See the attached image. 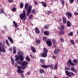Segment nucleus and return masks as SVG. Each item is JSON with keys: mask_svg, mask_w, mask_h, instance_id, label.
<instances>
[{"mask_svg": "<svg viewBox=\"0 0 78 78\" xmlns=\"http://www.w3.org/2000/svg\"><path fill=\"white\" fill-rule=\"evenodd\" d=\"M20 60V61H17V62L18 64H19L20 65L21 64H21V63L22 62V61H22L23 60Z\"/></svg>", "mask_w": 78, "mask_h": 78, "instance_id": "obj_36", "label": "nucleus"}, {"mask_svg": "<svg viewBox=\"0 0 78 78\" xmlns=\"http://www.w3.org/2000/svg\"><path fill=\"white\" fill-rule=\"evenodd\" d=\"M51 13V12L50 11H47V13L48 15H49V14H50V13Z\"/></svg>", "mask_w": 78, "mask_h": 78, "instance_id": "obj_45", "label": "nucleus"}, {"mask_svg": "<svg viewBox=\"0 0 78 78\" xmlns=\"http://www.w3.org/2000/svg\"><path fill=\"white\" fill-rule=\"evenodd\" d=\"M17 64L15 63V65H14L15 67H17Z\"/></svg>", "mask_w": 78, "mask_h": 78, "instance_id": "obj_57", "label": "nucleus"}, {"mask_svg": "<svg viewBox=\"0 0 78 78\" xmlns=\"http://www.w3.org/2000/svg\"><path fill=\"white\" fill-rule=\"evenodd\" d=\"M64 29V26L63 25L61 26V30H63Z\"/></svg>", "mask_w": 78, "mask_h": 78, "instance_id": "obj_41", "label": "nucleus"}, {"mask_svg": "<svg viewBox=\"0 0 78 78\" xmlns=\"http://www.w3.org/2000/svg\"><path fill=\"white\" fill-rule=\"evenodd\" d=\"M23 55V54L22 51H19L18 52V55L20 56V60H23V57H22Z\"/></svg>", "mask_w": 78, "mask_h": 78, "instance_id": "obj_3", "label": "nucleus"}, {"mask_svg": "<svg viewBox=\"0 0 78 78\" xmlns=\"http://www.w3.org/2000/svg\"><path fill=\"white\" fill-rule=\"evenodd\" d=\"M66 16L68 17V19H69L70 18L72 17V13L69 12H68L66 13Z\"/></svg>", "mask_w": 78, "mask_h": 78, "instance_id": "obj_6", "label": "nucleus"}, {"mask_svg": "<svg viewBox=\"0 0 78 78\" xmlns=\"http://www.w3.org/2000/svg\"><path fill=\"white\" fill-rule=\"evenodd\" d=\"M5 42L6 43L7 45L8 46H9V45H10V44H9V43L8 42V40H6Z\"/></svg>", "mask_w": 78, "mask_h": 78, "instance_id": "obj_42", "label": "nucleus"}, {"mask_svg": "<svg viewBox=\"0 0 78 78\" xmlns=\"http://www.w3.org/2000/svg\"><path fill=\"white\" fill-rule=\"evenodd\" d=\"M41 3L43 5V6H44V7H47V4H45V3L44 2H41Z\"/></svg>", "mask_w": 78, "mask_h": 78, "instance_id": "obj_27", "label": "nucleus"}, {"mask_svg": "<svg viewBox=\"0 0 78 78\" xmlns=\"http://www.w3.org/2000/svg\"><path fill=\"white\" fill-rule=\"evenodd\" d=\"M66 70H70L69 68H68L67 67H66Z\"/></svg>", "mask_w": 78, "mask_h": 78, "instance_id": "obj_54", "label": "nucleus"}, {"mask_svg": "<svg viewBox=\"0 0 78 78\" xmlns=\"http://www.w3.org/2000/svg\"><path fill=\"white\" fill-rule=\"evenodd\" d=\"M73 62L75 65H77V64H78V60H77V59H74L73 60Z\"/></svg>", "mask_w": 78, "mask_h": 78, "instance_id": "obj_20", "label": "nucleus"}, {"mask_svg": "<svg viewBox=\"0 0 78 78\" xmlns=\"http://www.w3.org/2000/svg\"><path fill=\"white\" fill-rule=\"evenodd\" d=\"M52 58H53V59H55L56 58V57L55 56H53L52 57Z\"/></svg>", "mask_w": 78, "mask_h": 78, "instance_id": "obj_55", "label": "nucleus"}, {"mask_svg": "<svg viewBox=\"0 0 78 78\" xmlns=\"http://www.w3.org/2000/svg\"><path fill=\"white\" fill-rule=\"evenodd\" d=\"M13 53H16V50H13Z\"/></svg>", "mask_w": 78, "mask_h": 78, "instance_id": "obj_61", "label": "nucleus"}, {"mask_svg": "<svg viewBox=\"0 0 78 78\" xmlns=\"http://www.w3.org/2000/svg\"><path fill=\"white\" fill-rule=\"evenodd\" d=\"M4 27L5 29H6V28H7V26H6V25H5Z\"/></svg>", "mask_w": 78, "mask_h": 78, "instance_id": "obj_63", "label": "nucleus"}, {"mask_svg": "<svg viewBox=\"0 0 78 78\" xmlns=\"http://www.w3.org/2000/svg\"><path fill=\"white\" fill-rule=\"evenodd\" d=\"M26 59L27 61H30V58L28 56L26 57Z\"/></svg>", "mask_w": 78, "mask_h": 78, "instance_id": "obj_31", "label": "nucleus"}, {"mask_svg": "<svg viewBox=\"0 0 78 78\" xmlns=\"http://www.w3.org/2000/svg\"><path fill=\"white\" fill-rule=\"evenodd\" d=\"M59 49H56L54 51L55 55H57L59 53Z\"/></svg>", "mask_w": 78, "mask_h": 78, "instance_id": "obj_9", "label": "nucleus"}, {"mask_svg": "<svg viewBox=\"0 0 78 78\" xmlns=\"http://www.w3.org/2000/svg\"><path fill=\"white\" fill-rule=\"evenodd\" d=\"M68 62H69V64L71 65L72 66H74V63H73L72 62V61H71V60L69 59L68 60Z\"/></svg>", "mask_w": 78, "mask_h": 78, "instance_id": "obj_12", "label": "nucleus"}, {"mask_svg": "<svg viewBox=\"0 0 78 78\" xmlns=\"http://www.w3.org/2000/svg\"><path fill=\"white\" fill-rule=\"evenodd\" d=\"M57 67H58V64H55V65L54 66L55 69H57Z\"/></svg>", "mask_w": 78, "mask_h": 78, "instance_id": "obj_44", "label": "nucleus"}, {"mask_svg": "<svg viewBox=\"0 0 78 78\" xmlns=\"http://www.w3.org/2000/svg\"><path fill=\"white\" fill-rule=\"evenodd\" d=\"M33 15H31L30 16H29V19H31V18L32 17H33Z\"/></svg>", "mask_w": 78, "mask_h": 78, "instance_id": "obj_47", "label": "nucleus"}, {"mask_svg": "<svg viewBox=\"0 0 78 78\" xmlns=\"http://www.w3.org/2000/svg\"><path fill=\"white\" fill-rule=\"evenodd\" d=\"M31 49L32 50V51H33V52H34V53H35V52L36 51V49H35V48H34L32 46H31Z\"/></svg>", "mask_w": 78, "mask_h": 78, "instance_id": "obj_19", "label": "nucleus"}, {"mask_svg": "<svg viewBox=\"0 0 78 78\" xmlns=\"http://www.w3.org/2000/svg\"><path fill=\"white\" fill-rule=\"evenodd\" d=\"M68 34L69 36H73V32H70Z\"/></svg>", "mask_w": 78, "mask_h": 78, "instance_id": "obj_39", "label": "nucleus"}, {"mask_svg": "<svg viewBox=\"0 0 78 78\" xmlns=\"http://www.w3.org/2000/svg\"><path fill=\"white\" fill-rule=\"evenodd\" d=\"M2 33H3V34H5V30H2Z\"/></svg>", "mask_w": 78, "mask_h": 78, "instance_id": "obj_62", "label": "nucleus"}, {"mask_svg": "<svg viewBox=\"0 0 78 78\" xmlns=\"http://www.w3.org/2000/svg\"><path fill=\"white\" fill-rule=\"evenodd\" d=\"M13 22L15 26V28H17V27H18V25H17V24L16 23V22L14 21H13Z\"/></svg>", "mask_w": 78, "mask_h": 78, "instance_id": "obj_25", "label": "nucleus"}, {"mask_svg": "<svg viewBox=\"0 0 78 78\" xmlns=\"http://www.w3.org/2000/svg\"><path fill=\"white\" fill-rule=\"evenodd\" d=\"M20 8H23V4L22 3H21L20 5Z\"/></svg>", "mask_w": 78, "mask_h": 78, "instance_id": "obj_33", "label": "nucleus"}, {"mask_svg": "<svg viewBox=\"0 0 78 78\" xmlns=\"http://www.w3.org/2000/svg\"><path fill=\"white\" fill-rule=\"evenodd\" d=\"M36 43L37 44H40V43H41V41L39 40H36Z\"/></svg>", "mask_w": 78, "mask_h": 78, "instance_id": "obj_34", "label": "nucleus"}, {"mask_svg": "<svg viewBox=\"0 0 78 78\" xmlns=\"http://www.w3.org/2000/svg\"><path fill=\"white\" fill-rule=\"evenodd\" d=\"M8 39L12 44H13V40H12V39L11 37H9Z\"/></svg>", "mask_w": 78, "mask_h": 78, "instance_id": "obj_24", "label": "nucleus"}, {"mask_svg": "<svg viewBox=\"0 0 78 78\" xmlns=\"http://www.w3.org/2000/svg\"><path fill=\"white\" fill-rule=\"evenodd\" d=\"M59 34L60 35H63V34H64V30H61L59 32Z\"/></svg>", "mask_w": 78, "mask_h": 78, "instance_id": "obj_23", "label": "nucleus"}, {"mask_svg": "<svg viewBox=\"0 0 78 78\" xmlns=\"http://www.w3.org/2000/svg\"><path fill=\"white\" fill-rule=\"evenodd\" d=\"M52 41L54 44H55L56 43V40H55V39L53 38L52 39Z\"/></svg>", "mask_w": 78, "mask_h": 78, "instance_id": "obj_38", "label": "nucleus"}, {"mask_svg": "<svg viewBox=\"0 0 78 78\" xmlns=\"http://www.w3.org/2000/svg\"><path fill=\"white\" fill-rule=\"evenodd\" d=\"M41 62L42 64H44V62H45V60H41L40 59Z\"/></svg>", "mask_w": 78, "mask_h": 78, "instance_id": "obj_40", "label": "nucleus"}, {"mask_svg": "<svg viewBox=\"0 0 78 78\" xmlns=\"http://www.w3.org/2000/svg\"><path fill=\"white\" fill-rule=\"evenodd\" d=\"M35 33H40V31H39V28H38V27H36L35 28Z\"/></svg>", "mask_w": 78, "mask_h": 78, "instance_id": "obj_13", "label": "nucleus"}, {"mask_svg": "<svg viewBox=\"0 0 78 78\" xmlns=\"http://www.w3.org/2000/svg\"><path fill=\"white\" fill-rule=\"evenodd\" d=\"M2 48V51L3 53H5L6 52V49L4 48H6V47H3Z\"/></svg>", "mask_w": 78, "mask_h": 78, "instance_id": "obj_29", "label": "nucleus"}, {"mask_svg": "<svg viewBox=\"0 0 78 78\" xmlns=\"http://www.w3.org/2000/svg\"><path fill=\"white\" fill-rule=\"evenodd\" d=\"M41 67H42L43 68L46 69L47 68H48V67H49V66H48V65H41Z\"/></svg>", "mask_w": 78, "mask_h": 78, "instance_id": "obj_15", "label": "nucleus"}, {"mask_svg": "<svg viewBox=\"0 0 78 78\" xmlns=\"http://www.w3.org/2000/svg\"><path fill=\"white\" fill-rule=\"evenodd\" d=\"M23 76H24L23 74H21V76L22 78H23Z\"/></svg>", "mask_w": 78, "mask_h": 78, "instance_id": "obj_64", "label": "nucleus"}, {"mask_svg": "<svg viewBox=\"0 0 78 78\" xmlns=\"http://www.w3.org/2000/svg\"><path fill=\"white\" fill-rule=\"evenodd\" d=\"M43 51L44 53L47 54L48 53V50L45 48H43Z\"/></svg>", "mask_w": 78, "mask_h": 78, "instance_id": "obj_21", "label": "nucleus"}, {"mask_svg": "<svg viewBox=\"0 0 78 78\" xmlns=\"http://www.w3.org/2000/svg\"><path fill=\"white\" fill-rule=\"evenodd\" d=\"M34 3L35 5H37V4H38V2H37L35 1L34 2Z\"/></svg>", "mask_w": 78, "mask_h": 78, "instance_id": "obj_56", "label": "nucleus"}, {"mask_svg": "<svg viewBox=\"0 0 78 78\" xmlns=\"http://www.w3.org/2000/svg\"><path fill=\"white\" fill-rule=\"evenodd\" d=\"M9 3H12L13 1V0H8Z\"/></svg>", "mask_w": 78, "mask_h": 78, "instance_id": "obj_53", "label": "nucleus"}, {"mask_svg": "<svg viewBox=\"0 0 78 78\" xmlns=\"http://www.w3.org/2000/svg\"><path fill=\"white\" fill-rule=\"evenodd\" d=\"M43 39L44 41H46V37H43Z\"/></svg>", "mask_w": 78, "mask_h": 78, "instance_id": "obj_59", "label": "nucleus"}, {"mask_svg": "<svg viewBox=\"0 0 78 78\" xmlns=\"http://www.w3.org/2000/svg\"><path fill=\"white\" fill-rule=\"evenodd\" d=\"M0 52H1V53H2V48L0 47Z\"/></svg>", "mask_w": 78, "mask_h": 78, "instance_id": "obj_58", "label": "nucleus"}, {"mask_svg": "<svg viewBox=\"0 0 78 78\" xmlns=\"http://www.w3.org/2000/svg\"><path fill=\"white\" fill-rule=\"evenodd\" d=\"M53 65H54L53 64H52L51 65H48V66L50 67V68L51 69H53Z\"/></svg>", "mask_w": 78, "mask_h": 78, "instance_id": "obj_32", "label": "nucleus"}, {"mask_svg": "<svg viewBox=\"0 0 78 78\" xmlns=\"http://www.w3.org/2000/svg\"><path fill=\"white\" fill-rule=\"evenodd\" d=\"M61 1L62 4L64 5V1H63V0H62Z\"/></svg>", "mask_w": 78, "mask_h": 78, "instance_id": "obj_50", "label": "nucleus"}, {"mask_svg": "<svg viewBox=\"0 0 78 78\" xmlns=\"http://www.w3.org/2000/svg\"><path fill=\"white\" fill-rule=\"evenodd\" d=\"M64 41V40L63 38H61V42H63Z\"/></svg>", "mask_w": 78, "mask_h": 78, "instance_id": "obj_52", "label": "nucleus"}, {"mask_svg": "<svg viewBox=\"0 0 78 78\" xmlns=\"http://www.w3.org/2000/svg\"><path fill=\"white\" fill-rule=\"evenodd\" d=\"M70 42L71 43V44H74V41H73V40H70Z\"/></svg>", "mask_w": 78, "mask_h": 78, "instance_id": "obj_46", "label": "nucleus"}, {"mask_svg": "<svg viewBox=\"0 0 78 78\" xmlns=\"http://www.w3.org/2000/svg\"><path fill=\"white\" fill-rule=\"evenodd\" d=\"M15 57L16 58L15 60V61H18L19 59H20V56H19L17 55H15Z\"/></svg>", "mask_w": 78, "mask_h": 78, "instance_id": "obj_11", "label": "nucleus"}, {"mask_svg": "<svg viewBox=\"0 0 78 78\" xmlns=\"http://www.w3.org/2000/svg\"><path fill=\"white\" fill-rule=\"evenodd\" d=\"M11 61L12 62V64L13 65H14V59H13V58H11Z\"/></svg>", "mask_w": 78, "mask_h": 78, "instance_id": "obj_35", "label": "nucleus"}, {"mask_svg": "<svg viewBox=\"0 0 78 78\" xmlns=\"http://www.w3.org/2000/svg\"><path fill=\"white\" fill-rule=\"evenodd\" d=\"M70 69L72 72H75V73H77V70H75V68H74V67L71 66Z\"/></svg>", "mask_w": 78, "mask_h": 78, "instance_id": "obj_8", "label": "nucleus"}, {"mask_svg": "<svg viewBox=\"0 0 78 78\" xmlns=\"http://www.w3.org/2000/svg\"><path fill=\"white\" fill-rule=\"evenodd\" d=\"M27 67V66H26V67L22 66V67H21L20 66H17V68L18 70V71L20 72H19L18 71H17V72L19 73H23V71L22 70V69H21V68H22V69H26Z\"/></svg>", "mask_w": 78, "mask_h": 78, "instance_id": "obj_2", "label": "nucleus"}, {"mask_svg": "<svg viewBox=\"0 0 78 78\" xmlns=\"http://www.w3.org/2000/svg\"><path fill=\"white\" fill-rule=\"evenodd\" d=\"M46 44L48 46H50L51 45V40L49 39L46 41Z\"/></svg>", "mask_w": 78, "mask_h": 78, "instance_id": "obj_5", "label": "nucleus"}, {"mask_svg": "<svg viewBox=\"0 0 78 78\" xmlns=\"http://www.w3.org/2000/svg\"><path fill=\"white\" fill-rule=\"evenodd\" d=\"M44 27L46 30H48L50 27V26H49V25L47 24L44 26Z\"/></svg>", "mask_w": 78, "mask_h": 78, "instance_id": "obj_22", "label": "nucleus"}, {"mask_svg": "<svg viewBox=\"0 0 78 78\" xmlns=\"http://www.w3.org/2000/svg\"><path fill=\"white\" fill-rule=\"evenodd\" d=\"M26 13H25V11H23V12L22 14H20V17L21 19H22L23 20H25L26 19Z\"/></svg>", "mask_w": 78, "mask_h": 78, "instance_id": "obj_1", "label": "nucleus"}, {"mask_svg": "<svg viewBox=\"0 0 78 78\" xmlns=\"http://www.w3.org/2000/svg\"><path fill=\"white\" fill-rule=\"evenodd\" d=\"M37 12V11L36 10H35L34 9H33L32 10V12L33 13H34V14L35 13H36V12Z\"/></svg>", "mask_w": 78, "mask_h": 78, "instance_id": "obj_37", "label": "nucleus"}, {"mask_svg": "<svg viewBox=\"0 0 78 78\" xmlns=\"http://www.w3.org/2000/svg\"><path fill=\"white\" fill-rule=\"evenodd\" d=\"M47 53H44V52L41 54V56L44 58H46L47 57Z\"/></svg>", "mask_w": 78, "mask_h": 78, "instance_id": "obj_16", "label": "nucleus"}, {"mask_svg": "<svg viewBox=\"0 0 78 78\" xmlns=\"http://www.w3.org/2000/svg\"><path fill=\"white\" fill-rule=\"evenodd\" d=\"M13 50H16V47L14 46L13 47Z\"/></svg>", "mask_w": 78, "mask_h": 78, "instance_id": "obj_60", "label": "nucleus"}, {"mask_svg": "<svg viewBox=\"0 0 78 78\" xmlns=\"http://www.w3.org/2000/svg\"><path fill=\"white\" fill-rule=\"evenodd\" d=\"M67 26H68V27H70L71 25L70 24V21H67Z\"/></svg>", "mask_w": 78, "mask_h": 78, "instance_id": "obj_28", "label": "nucleus"}, {"mask_svg": "<svg viewBox=\"0 0 78 78\" xmlns=\"http://www.w3.org/2000/svg\"><path fill=\"white\" fill-rule=\"evenodd\" d=\"M70 3H72L73 2V0H69Z\"/></svg>", "mask_w": 78, "mask_h": 78, "instance_id": "obj_49", "label": "nucleus"}, {"mask_svg": "<svg viewBox=\"0 0 78 78\" xmlns=\"http://www.w3.org/2000/svg\"><path fill=\"white\" fill-rule=\"evenodd\" d=\"M44 34L46 36H48V35H49V34H50V32L48 31H45L44 32Z\"/></svg>", "mask_w": 78, "mask_h": 78, "instance_id": "obj_17", "label": "nucleus"}, {"mask_svg": "<svg viewBox=\"0 0 78 78\" xmlns=\"http://www.w3.org/2000/svg\"><path fill=\"white\" fill-rule=\"evenodd\" d=\"M29 4L28 3H26L25 4V9H27V8H28V7Z\"/></svg>", "mask_w": 78, "mask_h": 78, "instance_id": "obj_30", "label": "nucleus"}, {"mask_svg": "<svg viewBox=\"0 0 78 78\" xmlns=\"http://www.w3.org/2000/svg\"><path fill=\"white\" fill-rule=\"evenodd\" d=\"M0 46L2 47V48L3 47H6V46L5 45V44H2V42L0 43Z\"/></svg>", "mask_w": 78, "mask_h": 78, "instance_id": "obj_26", "label": "nucleus"}, {"mask_svg": "<svg viewBox=\"0 0 78 78\" xmlns=\"http://www.w3.org/2000/svg\"><path fill=\"white\" fill-rule=\"evenodd\" d=\"M32 8V6L31 5H30L27 9V15L28 16H29V14L31 12V9Z\"/></svg>", "mask_w": 78, "mask_h": 78, "instance_id": "obj_4", "label": "nucleus"}, {"mask_svg": "<svg viewBox=\"0 0 78 78\" xmlns=\"http://www.w3.org/2000/svg\"><path fill=\"white\" fill-rule=\"evenodd\" d=\"M16 7H14L12 9V11L14 12L16 11Z\"/></svg>", "mask_w": 78, "mask_h": 78, "instance_id": "obj_48", "label": "nucleus"}, {"mask_svg": "<svg viewBox=\"0 0 78 78\" xmlns=\"http://www.w3.org/2000/svg\"><path fill=\"white\" fill-rule=\"evenodd\" d=\"M28 64V62H27L26 61H24L22 63L21 65L23 66V67H24L25 66H27ZM25 67H26V66H25Z\"/></svg>", "mask_w": 78, "mask_h": 78, "instance_id": "obj_7", "label": "nucleus"}, {"mask_svg": "<svg viewBox=\"0 0 78 78\" xmlns=\"http://www.w3.org/2000/svg\"><path fill=\"white\" fill-rule=\"evenodd\" d=\"M39 72L40 73H44V72H45V71L43 69H40L39 70Z\"/></svg>", "mask_w": 78, "mask_h": 78, "instance_id": "obj_18", "label": "nucleus"}, {"mask_svg": "<svg viewBox=\"0 0 78 78\" xmlns=\"http://www.w3.org/2000/svg\"><path fill=\"white\" fill-rule=\"evenodd\" d=\"M74 14L75 16H77L78 15V13L76 12H74Z\"/></svg>", "mask_w": 78, "mask_h": 78, "instance_id": "obj_51", "label": "nucleus"}, {"mask_svg": "<svg viewBox=\"0 0 78 78\" xmlns=\"http://www.w3.org/2000/svg\"><path fill=\"white\" fill-rule=\"evenodd\" d=\"M70 74L72 76H75V74H74V73H73V72H70Z\"/></svg>", "mask_w": 78, "mask_h": 78, "instance_id": "obj_43", "label": "nucleus"}, {"mask_svg": "<svg viewBox=\"0 0 78 78\" xmlns=\"http://www.w3.org/2000/svg\"><path fill=\"white\" fill-rule=\"evenodd\" d=\"M63 23L64 24H66L67 22V20L66 18L64 16L62 17Z\"/></svg>", "mask_w": 78, "mask_h": 78, "instance_id": "obj_10", "label": "nucleus"}, {"mask_svg": "<svg viewBox=\"0 0 78 78\" xmlns=\"http://www.w3.org/2000/svg\"><path fill=\"white\" fill-rule=\"evenodd\" d=\"M65 73H66V74L69 76V77H71V75H70V72L68 71V70H66L65 72Z\"/></svg>", "mask_w": 78, "mask_h": 78, "instance_id": "obj_14", "label": "nucleus"}]
</instances>
